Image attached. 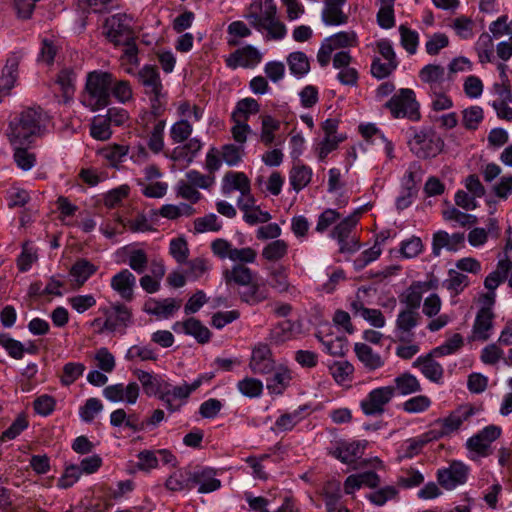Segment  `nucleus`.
<instances>
[{
    "label": "nucleus",
    "mask_w": 512,
    "mask_h": 512,
    "mask_svg": "<svg viewBox=\"0 0 512 512\" xmlns=\"http://www.w3.org/2000/svg\"><path fill=\"white\" fill-rule=\"evenodd\" d=\"M249 368L254 374L266 375L275 369L272 351L267 344L259 343L252 349Z\"/></svg>",
    "instance_id": "15"
},
{
    "label": "nucleus",
    "mask_w": 512,
    "mask_h": 512,
    "mask_svg": "<svg viewBox=\"0 0 512 512\" xmlns=\"http://www.w3.org/2000/svg\"><path fill=\"white\" fill-rule=\"evenodd\" d=\"M383 108L387 109L394 119H408L417 122L421 119L420 104L414 90L401 88L386 101Z\"/></svg>",
    "instance_id": "4"
},
{
    "label": "nucleus",
    "mask_w": 512,
    "mask_h": 512,
    "mask_svg": "<svg viewBox=\"0 0 512 512\" xmlns=\"http://www.w3.org/2000/svg\"><path fill=\"white\" fill-rule=\"evenodd\" d=\"M366 445V441H342L331 452V454L333 457L340 460L342 463H354L357 459L362 457Z\"/></svg>",
    "instance_id": "23"
},
{
    "label": "nucleus",
    "mask_w": 512,
    "mask_h": 512,
    "mask_svg": "<svg viewBox=\"0 0 512 512\" xmlns=\"http://www.w3.org/2000/svg\"><path fill=\"white\" fill-rule=\"evenodd\" d=\"M0 345L6 350L8 355L14 359H22L25 353L24 345L10 337L8 333L0 332Z\"/></svg>",
    "instance_id": "58"
},
{
    "label": "nucleus",
    "mask_w": 512,
    "mask_h": 512,
    "mask_svg": "<svg viewBox=\"0 0 512 512\" xmlns=\"http://www.w3.org/2000/svg\"><path fill=\"white\" fill-rule=\"evenodd\" d=\"M277 14V6L274 0H255L250 4L249 13L246 15L250 24L258 31H261L266 23L275 20Z\"/></svg>",
    "instance_id": "13"
},
{
    "label": "nucleus",
    "mask_w": 512,
    "mask_h": 512,
    "mask_svg": "<svg viewBox=\"0 0 512 512\" xmlns=\"http://www.w3.org/2000/svg\"><path fill=\"white\" fill-rule=\"evenodd\" d=\"M180 305V301L174 298L163 300L150 299L145 303L144 311L148 314L167 319L180 308Z\"/></svg>",
    "instance_id": "28"
},
{
    "label": "nucleus",
    "mask_w": 512,
    "mask_h": 512,
    "mask_svg": "<svg viewBox=\"0 0 512 512\" xmlns=\"http://www.w3.org/2000/svg\"><path fill=\"white\" fill-rule=\"evenodd\" d=\"M135 374L142 385L144 393L149 397L157 396L160 399V394L167 388V381L164 377L143 370H137Z\"/></svg>",
    "instance_id": "25"
},
{
    "label": "nucleus",
    "mask_w": 512,
    "mask_h": 512,
    "mask_svg": "<svg viewBox=\"0 0 512 512\" xmlns=\"http://www.w3.org/2000/svg\"><path fill=\"white\" fill-rule=\"evenodd\" d=\"M331 44L334 50L347 47H355L358 45V37L354 31H341L324 39Z\"/></svg>",
    "instance_id": "46"
},
{
    "label": "nucleus",
    "mask_w": 512,
    "mask_h": 512,
    "mask_svg": "<svg viewBox=\"0 0 512 512\" xmlns=\"http://www.w3.org/2000/svg\"><path fill=\"white\" fill-rule=\"evenodd\" d=\"M260 110L259 103L253 98H244L237 102L235 110L232 112V119H242L247 121L249 116L258 113Z\"/></svg>",
    "instance_id": "49"
},
{
    "label": "nucleus",
    "mask_w": 512,
    "mask_h": 512,
    "mask_svg": "<svg viewBox=\"0 0 512 512\" xmlns=\"http://www.w3.org/2000/svg\"><path fill=\"white\" fill-rule=\"evenodd\" d=\"M408 146L416 157L425 160L435 158L443 151L444 140L431 128L413 129Z\"/></svg>",
    "instance_id": "5"
},
{
    "label": "nucleus",
    "mask_w": 512,
    "mask_h": 512,
    "mask_svg": "<svg viewBox=\"0 0 512 512\" xmlns=\"http://www.w3.org/2000/svg\"><path fill=\"white\" fill-rule=\"evenodd\" d=\"M463 346V338L460 334L456 333L451 338L446 340L442 345L433 348L430 352L436 357L451 355L458 351Z\"/></svg>",
    "instance_id": "61"
},
{
    "label": "nucleus",
    "mask_w": 512,
    "mask_h": 512,
    "mask_svg": "<svg viewBox=\"0 0 512 512\" xmlns=\"http://www.w3.org/2000/svg\"><path fill=\"white\" fill-rule=\"evenodd\" d=\"M309 409L307 405L299 406L292 412L280 415L272 428L275 432L291 431L298 423L304 419L303 413Z\"/></svg>",
    "instance_id": "30"
},
{
    "label": "nucleus",
    "mask_w": 512,
    "mask_h": 512,
    "mask_svg": "<svg viewBox=\"0 0 512 512\" xmlns=\"http://www.w3.org/2000/svg\"><path fill=\"white\" fill-rule=\"evenodd\" d=\"M424 482L423 474L412 467L402 469L401 474L397 477V485L404 489L418 487Z\"/></svg>",
    "instance_id": "50"
},
{
    "label": "nucleus",
    "mask_w": 512,
    "mask_h": 512,
    "mask_svg": "<svg viewBox=\"0 0 512 512\" xmlns=\"http://www.w3.org/2000/svg\"><path fill=\"white\" fill-rule=\"evenodd\" d=\"M237 389L245 397L258 398L263 393V383L259 379L245 377L237 382Z\"/></svg>",
    "instance_id": "51"
},
{
    "label": "nucleus",
    "mask_w": 512,
    "mask_h": 512,
    "mask_svg": "<svg viewBox=\"0 0 512 512\" xmlns=\"http://www.w3.org/2000/svg\"><path fill=\"white\" fill-rule=\"evenodd\" d=\"M129 152V146L121 144H110L102 149L101 155L112 167H117L124 162Z\"/></svg>",
    "instance_id": "45"
},
{
    "label": "nucleus",
    "mask_w": 512,
    "mask_h": 512,
    "mask_svg": "<svg viewBox=\"0 0 512 512\" xmlns=\"http://www.w3.org/2000/svg\"><path fill=\"white\" fill-rule=\"evenodd\" d=\"M421 316L418 311L401 310L395 323V336L399 342L410 343L415 337L413 329L419 324Z\"/></svg>",
    "instance_id": "14"
},
{
    "label": "nucleus",
    "mask_w": 512,
    "mask_h": 512,
    "mask_svg": "<svg viewBox=\"0 0 512 512\" xmlns=\"http://www.w3.org/2000/svg\"><path fill=\"white\" fill-rule=\"evenodd\" d=\"M280 122L270 115L262 117V130H261V141L266 145L270 146L274 141V133L279 130Z\"/></svg>",
    "instance_id": "62"
},
{
    "label": "nucleus",
    "mask_w": 512,
    "mask_h": 512,
    "mask_svg": "<svg viewBox=\"0 0 512 512\" xmlns=\"http://www.w3.org/2000/svg\"><path fill=\"white\" fill-rule=\"evenodd\" d=\"M102 312L105 315V320L98 333L124 330L132 322V312L124 304H112L110 307L102 309Z\"/></svg>",
    "instance_id": "9"
},
{
    "label": "nucleus",
    "mask_w": 512,
    "mask_h": 512,
    "mask_svg": "<svg viewBox=\"0 0 512 512\" xmlns=\"http://www.w3.org/2000/svg\"><path fill=\"white\" fill-rule=\"evenodd\" d=\"M493 318V312L478 310L473 324V334L476 339L482 341L489 339V331L493 327Z\"/></svg>",
    "instance_id": "35"
},
{
    "label": "nucleus",
    "mask_w": 512,
    "mask_h": 512,
    "mask_svg": "<svg viewBox=\"0 0 512 512\" xmlns=\"http://www.w3.org/2000/svg\"><path fill=\"white\" fill-rule=\"evenodd\" d=\"M470 285L467 275L462 274L454 269L448 271V278L444 280L443 286L453 292L455 295L460 294L466 287Z\"/></svg>",
    "instance_id": "47"
},
{
    "label": "nucleus",
    "mask_w": 512,
    "mask_h": 512,
    "mask_svg": "<svg viewBox=\"0 0 512 512\" xmlns=\"http://www.w3.org/2000/svg\"><path fill=\"white\" fill-rule=\"evenodd\" d=\"M176 333H183L192 336L199 344H206L211 339L210 330L197 318L190 317L184 321H177L173 324Z\"/></svg>",
    "instance_id": "16"
},
{
    "label": "nucleus",
    "mask_w": 512,
    "mask_h": 512,
    "mask_svg": "<svg viewBox=\"0 0 512 512\" xmlns=\"http://www.w3.org/2000/svg\"><path fill=\"white\" fill-rule=\"evenodd\" d=\"M103 410V404L98 398H89L85 404L80 407L79 416L86 423L92 422L96 415Z\"/></svg>",
    "instance_id": "64"
},
{
    "label": "nucleus",
    "mask_w": 512,
    "mask_h": 512,
    "mask_svg": "<svg viewBox=\"0 0 512 512\" xmlns=\"http://www.w3.org/2000/svg\"><path fill=\"white\" fill-rule=\"evenodd\" d=\"M512 261L506 255L500 258L497 262L496 269L489 273L484 280V287L488 290L486 293L481 294L479 302L481 308L479 310H486L493 312L492 308L496 301V289L500 284L504 283L509 276Z\"/></svg>",
    "instance_id": "6"
},
{
    "label": "nucleus",
    "mask_w": 512,
    "mask_h": 512,
    "mask_svg": "<svg viewBox=\"0 0 512 512\" xmlns=\"http://www.w3.org/2000/svg\"><path fill=\"white\" fill-rule=\"evenodd\" d=\"M21 59L22 54L20 52H11L8 55L0 76V89L2 91L9 92L15 86Z\"/></svg>",
    "instance_id": "24"
},
{
    "label": "nucleus",
    "mask_w": 512,
    "mask_h": 512,
    "mask_svg": "<svg viewBox=\"0 0 512 512\" xmlns=\"http://www.w3.org/2000/svg\"><path fill=\"white\" fill-rule=\"evenodd\" d=\"M435 355L431 352L419 356L413 363L414 368H418L421 373L431 382L440 383L444 376L442 365L434 360Z\"/></svg>",
    "instance_id": "22"
},
{
    "label": "nucleus",
    "mask_w": 512,
    "mask_h": 512,
    "mask_svg": "<svg viewBox=\"0 0 512 512\" xmlns=\"http://www.w3.org/2000/svg\"><path fill=\"white\" fill-rule=\"evenodd\" d=\"M233 190L240 191L241 194L250 190V180L243 172L229 171L223 177L222 191L229 194Z\"/></svg>",
    "instance_id": "33"
},
{
    "label": "nucleus",
    "mask_w": 512,
    "mask_h": 512,
    "mask_svg": "<svg viewBox=\"0 0 512 512\" xmlns=\"http://www.w3.org/2000/svg\"><path fill=\"white\" fill-rule=\"evenodd\" d=\"M296 329V323L291 320L280 322L270 333V339L276 344L290 340Z\"/></svg>",
    "instance_id": "54"
},
{
    "label": "nucleus",
    "mask_w": 512,
    "mask_h": 512,
    "mask_svg": "<svg viewBox=\"0 0 512 512\" xmlns=\"http://www.w3.org/2000/svg\"><path fill=\"white\" fill-rule=\"evenodd\" d=\"M287 64L290 73L298 79L303 78L310 71L309 58L302 51L290 53L287 57Z\"/></svg>",
    "instance_id": "37"
},
{
    "label": "nucleus",
    "mask_w": 512,
    "mask_h": 512,
    "mask_svg": "<svg viewBox=\"0 0 512 512\" xmlns=\"http://www.w3.org/2000/svg\"><path fill=\"white\" fill-rule=\"evenodd\" d=\"M224 279L228 285L233 283L243 287L249 285L253 280V273L245 265L236 264L230 270L224 271Z\"/></svg>",
    "instance_id": "38"
},
{
    "label": "nucleus",
    "mask_w": 512,
    "mask_h": 512,
    "mask_svg": "<svg viewBox=\"0 0 512 512\" xmlns=\"http://www.w3.org/2000/svg\"><path fill=\"white\" fill-rule=\"evenodd\" d=\"M320 495L323 497L327 512H335L341 497L340 483L327 481L324 483Z\"/></svg>",
    "instance_id": "41"
},
{
    "label": "nucleus",
    "mask_w": 512,
    "mask_h": 512,
    "mask_svg": "<svg viewBox=\"0 0 512 512\" xmlns=\"http://www.w3.org/2000/svg\"><path fill=\"white\" fill-rule=\"evenodd\" d=\"M291 380V371L287 367H275L273 375L267 378L266 387L270 394L281 395L290 385Z\"/></svg>",
    "instance_id": "29"
},
{
    "label": "nucleus",
    "mask_w": 512,
    "mask_h": 512,
    "mask_svg": "<svg viewBox=\"0 0 512 512\" xmlns=\"http://www.w3.org/2000/svg\"><path fill=\"white\" fill-rule=\"evenodd\" d=\"M469 467L461 461H452L446 468L438 469L437 481L446 490H453L466 483Z\"/></svg>",
    "instance_id": "12"
},
{
    "label": "nucleus",
    "mask_w": 512,
    "mask_h": 512,
    "mask_svg": "<svg viewBox=\"0 0 512 512\" xmlns=\"http://www.w3.org/2000/svg\"><path fill=\"white\" fill-rule=\"evenodd\" d=\"M261 59L260 52L255 47L247 45L230 54L226 59V65L231 69L253 67L260 63Z\"/></svg>",
    "instance_id": "21"
},
{
    "label": "nucleus",
    "mask_w": 512,
    "mask_h": 512,
    "mask_svg": "<svg viewBox=\"0 0 512 512\" xmlns=\"http://www.w3.org/2000/svg\"><path fill=\"white\" fill-rule=\"evenodd\" d=\"M330 373L338 384H343L351 380L354 372V366L348 361H336L330 368Z\"/></svg>",
    "instance_id": "56"
},
{
    "label": "nucleus",
    "mask_w": 512,
    "mask_h": 512,
    "mask_svg": "<svg viewBox=\"0 0 512 512\" xmlns=\"http://www.w3.org/2000/svg\"><path fill=\"white\" fill-rule=\"evenodd\" d=\"M312 169L304 164H295L289 173V182L292 188L299 192L304 189L312 179Z\"/></svg>",
    "instance_id": "36"
},
{
    "label": "nucleus",
    "mask_w": 512,
    "mask_h": 512,
    "mask_svg": "<svg viewBox=\"0 0 512 512\" xmlns=\"http://www.w3.org/2000/svg\"><path fill=\"white\" fill-rule=\"evenodd\" d=\"M463 126L468 130H476L484 118L483 109L480 106H471L462 112Z\"/></svg>",
    "instance_id": "63"
},
{
    "label": "nucleus",
    "mask_w": 512,
    "mask_h": 512,
    "mask_svg": "<svg viewBox=\"0 0 512 512\" xmlns=\"http://www.w3.org/2000/svg\"><path fill=\"white\" fill-rule=\"evenodd\" d=\"M193 127L186 119L175 122L170 128V138L173 143H183L192 134Z\"/></svg>",
    "instance_id": "60"
},
{
    "label": "nucleus",
    "mask_w": 512,
    "mask_h": 512,
    "mask_svg": "<svg viewBox=\"0 0 512 512\" xmlns=\"http://www.w3.org/2000/svg\"><path fill=\"white\" fill-rule=\"evenodd\" d=\"M190 394L185 384L173 386L167 381V388L160 394V400L164 403L166 409L170 413H175L181 410L182 406L187 403Z\"/></svg>",
    "instance_id": "17"
},
{
    "label": "nucleus",
    "mask_w": 512,
    "mask_h": 512,
    "mask_svg": "<svg viewBox=\"0 0 512 512\" xmlns=\"http://www.w3.org/2000/svg\"><path fill=\"white\" fill-rule=\"evenodd\" d=\"M288 253V244L282 239H276L264 246L262 257L270 262L283 259Z\"/></svg>",
    "instance_id": "44"
},
{
    "label": "nucleus",
    "mask_w": 512,
    "mask_h": 512,
    "mask_svg": "<svg viewBox=\"0 0 512 512\" xmlns=\"http://www.w3.org/2000/svg\"><path fill=\"white\" fill-rule=\"evenodd\" d=\"M113 74L101 70L89 72L86 77L82 103L92 111L107 107L110 103Z\"/></svg>",
    "instance_id": "3"
},
{
    "label": "nucleus",
    "mask_w": 512,
    "mask_h": 512,
    "mask_svg": "<svg viewBox=\"0 0 512 512\" xmlns=\"http://www.w3.org/2000/svg\"><path fill=\"white\" fill-rule=\"evenodd\" d=\"M165 487L172 492L192 490L191 470H175L166 480Z\"/></svg>",
    "instance_id": "32"
},
{
    "label": "nucleus",
    "mask_w": 512,
    "mask_h": 512,
    "mask_svg": "<svg viewBox=\"0 0 512 512\" xmlns=\"http://www.w3.org/2000/svg\"><path fill=\"white\" fill-rule=\"evenodd\" d=\"M85 371V365L79 362H68L63 366L60 382L63 386L73 384Z\"/></svg>",
    "instance_id": "57"
},
{
    "label": "nucleus",
    "mask_w": 512,
    "mask_h": 512,
    "mask_svg": "<svg viewBox=\"0 0 512 512\" xmlns=\"http://www.w3.org/2000/svg\"><path fill=\"white\" fill-rule=\"evenodd\" d=\"M400 33V42L402 47L409 53L413 55L416 53L418 45H419V34L417 31L412 30L408 26L401 24L399 26Z\"/></svg>",
    "instance_id": "53"
},
{
    "label": "nucleus",
    "mask_w": 512,
    "mask_h": 512,
    "mask_svg": "<svg viewBox=\"0 0 512 512\" xmlns=\"http://www.w3.org/2000/svg\"><path fill=\"white\" fill-rule=\"evenodd\" d=\"M192 489L198 486L201 494L211 493L221 487V481L216 478V471L209 467H199L191 470Z\"/></svg>",
    "instance_id": "18"
},
{
    "label": "nucleus",
    "mask_w": 512,
    "mask_h": 512,
    "mask_svg": "<svg viewBox=\"0 0 512 512\" xmlns=\"http://www.w3.org/2000/svg\"><path fill=\"white\" fill-rule=\"evenodd\" d=\"M478 412L479 409L474 405L470 403L463 404L451 411L447 417L437 419V423L443 429L446 437H450L461 429L464 422L468 421Z\"/></svg>",
    "instance_id": "11"
},
{
    "label": "nucleus",
    "mask_w": 512,
    "mask_h": 512,
    "mask_svg": "<svg viewBox=\"0 0 512 512\" xmlns=\"http://www.w3.org/2000/svg\"><path fill=\"white\" fill-rule=\"evenodd\" d=\"M166 126V120H158L150 133L147 145L149 149L155 153H160L164 148V130Z\"/></svg>",
    "instance_id": "52"
},
{
    "label": "nucleus",
    "mask_w": 512,
    "mask_h": 512,
    "mask_svg": "<svg viewBox=\"0 0 512 512\" xmlns=\"http://www.w3.org/2000/svg\"><path fill=\"white\" fill-rule=\"evenodd\" d=\"M136 285V277L128 269H122L111 279V287L124 300L131 301L133 299V289Z\"/></svg>",
    "instance_id": "26"
},
{
    "label": "nucleus",
    "mask_w": 512,
    "mask_h": 512,
    "mask_svg": "<svg viewBox=\"0 0 512 512\" xmlns=\"http://www.w3.org/2000/svg\"><path fill=\"white\" fill-rule=\"evenodd\" d=\"M475 50L481 64L492 62L494 58V44L492 36L487 32L482 33L475 43Z\"/></svg>",
    "instance_id": "42"
},
{
    "label": "nucleus",
    "mask_w": 512,
    "mask_h": 512,
    "mask_svg": "<svg viewBox=\"0 0 512 512\" xmlns=\"http://www.w3.org/2000/svg\"><path fill=\"white\" fill-rule=\"evenodd\" d=\"M44 119L43 110L40 107H28L23 109L9 123L8 137L13 145H27L33 137L40 134Z\"/></svg>",
    "instance_id": "1"
},
{
    "label": "nucleus",
    "mask_w": 512,
    "mask_h": 512,
    "mask_svg": "<svg viewBox=\"0 0 512 512\" xmlns=\"http://www.w3.org/2000/svg\"><path fill=\"white\" fill-rule=\"evenodd\" d=\"M464 241V233L449 235L446 231L439 230L433 234L432 254L435 257L440 256L443 248H446L448 251H457L463 246Z\"/></svg>",
    "instance_id": "19"
},
{
    "label": "nucleus",
    "mask_w": 512,
    "mask_h": 512,
    "mask_svg": "<svg viewBox=\"0 0 512 512\" xmlns=\"http://www.w3.org/2000/svg\"><path fill=\"white\" fill-rule=\"evenodd\" d=\"M127 255V264L137 274H143L148 266V255L143 249H136L130 246L123 248Z\"/></svg>",
    "instance_id": "39"
},
{
    "label": "nucleus",
    "mask_w": 512,
    "mask_h": 512,
    "mask_svg": "<svg viewBox=\"0 0 512 512\" xmlns=\"http://www.w3.org/2000/svg\"><path fill=\"white\" fill-rule=\"evenodd\" d=\"M394 397L392 386H382L371 390L361 401L360 407L367 416H379Z\"/></svg>",
    "instance_id": "8"
},
{
    "label": "nucleus",
    "mask_w": 512,
    "mask_h": 512,
    "mask_svg": "<svg viewBox=\"0 0 512 512\" xmlns=\"http://www.w3.org/2000/svg\"><path fill=\"white\" fill-rule=\"evenodd\" d=\"M394 395L396 393L406 396L422 390L421 384L416 376L409 372L402 373L394 379Z\"/></svg>",
    "instance_id": "34"
},
{
    "label": "nucleus",
    "mask_w": 512,
    "mask_h": 512,
    "mask_svg": "<svg viewBox=\"0 0 512 512\" xmlns=\"http://www.w3.org/2000/svg\"><path fill=\"white\" fill-rule=\"evenodd\" d=\"M105 35L114 45L118 46L127 40H133L130 19L126 14L118 13L105 20Z\"/></svg>",
    "instance_id": "10"
},
{
    "label": "nucleus",
    "mask_w": 512,
    "mask_h": 512,
    "mask_svg": "<svg viewBox=\"0 0 512 512\" xmlns=\"http://www.w3.org/2000/svg\"><path fill=\"white\" fill-rule=\"evenodd\" d=\"M138 80L143 86L144 94L149 98L151 108L149 112L142 115L141 119L156 120L165 111L167 104V94L163 90L158 69L150 65L143 66L138 72Z\"/></svg>",
    "instance_id": "2"
},
{
    "label": "nucleus",
    "mask_w": 512,
    "mask_h": 512,
    "mask_svg": "<svg viewBox=\"0 0 512 512\" xmlns=\"http://www.w3.org/2000/svg\"><path fill=\"white\" fill-rule=\"evenodd\" d=\"M358 223V212L340 221L331 231L330 237L337 240L340 253H354L359 249L358 241L350 234Z\"/></svg>",
    "instance_id": "7"
},
{
    "label": "nucleus",
    "mask_w": 512,
    "mask_h": 512,
    "mask_svg": "<svg viewBox=\"0 0 512 512\" xmlns=\"http://www.w3.org/2000/svg\"><path fill=\"white\" fill-rule=\"evenodd\" d=\"M451 28L458 37L464 40L471 39L474 35V22L470 17L464 15L455 18L451 24Z\"/></svg>",
    "instance_id": "59"
},
{
    "label": "nucleus",
    "mask_w": 512,
    "mask_h": 512,
    "mask_svg": "<svg viewBox=\"0 0 512 512\" xmlns=\"http://www.w3.org/2000/svg\"><path fill=\"white\" fill-rule=\"evenodd\" d=\"M96 270L97 268L94 264L86 259H80L72 265L69 274L77 283V287H81Z\"/></svg>",
    "instance_id": "40"
},
{
    "label": "nucleus",
    "mask_w": 512,
    "mask_h": 512,
    "mask_svg": "<svg viewBox=\"0 0 512 512\" xmlns=\"http://www.w3.org/2000/svg\"><path fill=\"white\" fill-rule=\"evenodd\" d=\"M239 296L243 302L249 305H256L267 298V294L262 291L259 284L253 282V280L249 285H245L242 290H239Z\"/></svg>",
    "instance_id": "48"
},
{
    "label": "nucleus",
    "mask_w": 512,
    "mask_h": 512,
    "mask_svg": "<svg viewBox=\"0 0 512 512\" xmlns=\"http://www.w3.org/2000/svg\"><path fill=\"white\" fill-rule=\"evenodd\" d=\"M187 142L182 146H177L173 149L170 158L173 161L184 160L188 164L192 163L196 155L202 149V142L198 138H188Z\"/></svg>",
    "instance_id": "31"
},
{
    "label": "nucleus",
    "mask_w": 512,
    "mask_h": 512,
    "mask_svg": "<svg viewBox=\"0 0 512 512\" xmlns=\"http://www.w3.org/2000/svg\"><path fill=\"white\" fill-rule=\"evenodd\" d=\"M354 352L368 372L376 371L385 365V359L365 343H355Z\"/></svg>",
    "instance_id": "27"
},
{
    "label": "nucleus",
    "mask_w": 512,
    "mask_h": 512,
    "mask_svg": "<svg viewBox=\"0 0 512 512\" xmlns=\"http://www.w3.org/2000/svg\"><path fill=\"white\" fill-rule=\"evenodd\" d=\"M394 0H381L377 13V23L383 29H390L395 25Z\"/></svg>",
    "instance_id": "55"
},
{
    "label": "nucleus",
    "mask_w": 512,
    "mask_h": 512,
    "mask_svg": "<svg viewBox=\"0 0 512 512\" xmlns=\"http://www.w3.org/2000/svg\"><path fill=\"white\" fill-rule=\"evenodd\" d=\"M445 69L441 65L428 64L419 71V78L433 88L444 81Z\"/></svg>",
    "instance_id": "43"
},
{
    "label": "nucleus",
    "mask_w": 512,
    "mask_h": 512,
    "mask_svg": "<svg viewBox=\"0 0 512 512\" xmlns=\"http://www.w3.org/2000/svg\"><path fill=\"white\" fill-rule=\"evenodd\" d=\"M347 0H324L321 18L326 26H340L348 22L349 16L343 11Z\"/></svg>",
    "instance_id": "20"
}]
</instances>
